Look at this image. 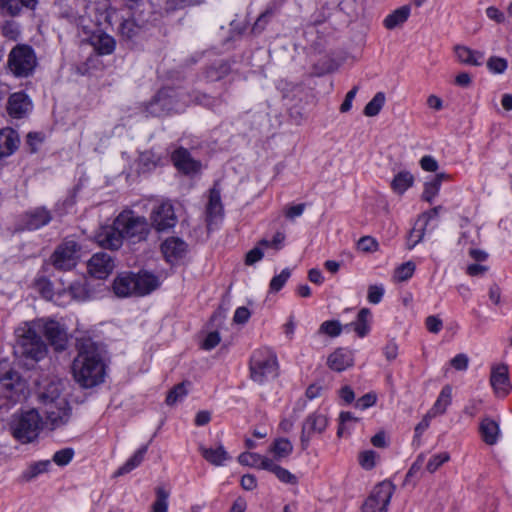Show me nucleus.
<instances>
[{
	"label": "nucleus",
	"instance_id": "obj_1",
	"mask_svg": "<svg viewBox=\"0 0 512 512\" xmlns=\"http://www.w3.org/2000/svg\"><path fill=\"white\" fill-rule=\"evenodd\" d=\"M78 354L72 364L75 381L84 388L96 386L103 381L104 365L95 344L90 340L77 344Z\"/></svg>",
	"mask_w": 512,
	"mask_h": 512
},
{
	"label": "nucleus",
	"instance_id": "obj_2",
	"mask_svg": "<svg viewBox=\"0 0 512 512\" xmlns=\"http://www.w3.org/2000/svg\"><path fill=\"white\" fill-rule=\"evenodd\" d=\"M62 391L60 381H51L38 393L46 422L52 430L65 426L71 419L72 408Z\"/></svg>",
	"mask_w": 512,
	"mask_h": 512
},
{
	"label": "nucleus",
	"instance_id": "obj_3",
	"mask_svg": "<svg viewBox=\"0 0 512 512\" xmlns=\"http://www.w3.org/2000/svg\"><path fill=\"white\" fill-rule=\"evenodd\" d=\"M15 336V355L35 362L41 361L46 357L48 352L47 345L29 323L25 322L20 325L15 330Z\"/></svg>",
	"mask_w": 512,
	"mask_h": 512
},
{
	"label": "nucleus",
	"instance_id": "obj_4",
	"mask_svg": "<svg viewBox=\"0 0 512 512\" xmlns=\"http://www.w3.org/2000/svg\"><path fill=\"white\" fill-rule=\"evenodd\" d=\"M42 417L36 409L14 414L9 423L13 437L26 444L33 442L42 429Z\"/></svg>",
	"mask_w": 512,
	"mask_h": 512
},
{
	"label": "nucleus",
	"instance_id": "obj_5",
	"mask_svg": "<svg viewBox=\"0 0 512 512\" xmlns=\"http://www.w3.org/2000/svg\"><path fill=\"white\" fill-rule=\"evenodd\" d=\"M115 224L122 231L124 239L132 244L147 240L152 228L146 217L137 215L132 210L122 211L115 218Z\"/></svg>",
	"mask_w": 512,
	"mask_h": 512
},
{
	"label": "nucleus",
	"instance_id": "obj_6",
	"mask_svg": "<svg viewBox=\"0 0 512 512\" xmlns=\"http://www.w3.org/2000/svg\"><path fill=\"white\" fill-rule=\"evenodd\" d=\"M278 363L276 355L269 349L256 350L251 356V378L258 384H263L277 376Z\"/></svg>",
	"mask_w": 512,
	"mask_h": 512
},
{
	"label": "nucleus",
	"instance_id": "obj_7",
	"mask_svg": "<svg viewBox=\"0 0 512 512\" xmlns=\"http://www.w3.org/2000/svg\"><path fill=\"white\" fill-rule=\"evenodd\" d=\"M37 64L34 50L26 44L16 45L8 55L9 70L17 77H28Z\"/></svg>",
	"mask_w": 512,
	"mask_h": 512
},
{
	"label": "nucleus",
	"instance_id": "obj_8",
	"mask_svg": "<svg viewBox=\"0 0 512 512\" xmlns=\"http://www.w3.org/2000/svg\"><path fill=\"white\" fill-rule=\"evenodd\" d=\"M80 246L73 239H65L51 255V263L58 270H70L77 264Z\"/></svg>",
	"mask_w": 512,
	"mask_h": 512
},
{
	"label": "nucleus",
	"instance_id": "obj_9",
	"mask_svg": "<svg viewBox=\"0 0 512 512\" xmlns=\"http://www.w3.org/2000/svg\"><path fill=\"white\" fill-rule=\"evenodd\" d=\"M393 494L390 483L383 482L377 485L362 507V512H387Z\"/></svg>",
	"mask_w": 512,
	"mask_h": 512
},
{
	"label": "nucleus",
	"instance_id": "obj_10",
	"mask_svg": "<svg viewBox=\"0 0 512 512\" xmlns=\"http://www.w3.org/2000/svg\"><path fill=\"white\" fill-rule=\"evenodd\" d=\"M150 221L152 227L158 232L172 229L177 223L173 205L168 201L156 205L150 213Z\"/></svg>",
	"mask_w": 512,
	"mask_h": 512
},
{
	"label": "nucleus",
	"instance_id": "obj_11",
	"mask_svg": "<svg viewBox=\"0 0 512 512\" xmlns=\"http://www.w3.org/2000/svg\"><path fill=\"white\" fill-rule=\"evenodd\" d=\"M328 426V418L325 414L315 411L308 415L302 424L300 442L302 449L309 445L313 434H322Z\"/></svg>",
	"mask_w": 512,
	"mask_h": 512
},
{
	"label": "nucleus",
	"instance_id": "obj_12",
	"mask_svg": "<svg viewBox=\"0 0 512 512\" xmlns=\"http://www.w3.org/2000/svg\"><path fill=\"white\" fill-rule=\"evenodd\" d=\"M490 385L493 388L494 394L499 398H504L510 393L512 384L506 364L499 363L491 366Z\"/></svg>",
	"mask_w": 512,
	"mask_h": 512
},
{
	"label": "nucleus",
	"instance_id": "obj_13",
	"mask_svg": "<svg viewBox=\"0 0 512 512\" xmlns=\"http://www.w3.org/2000/svg\"><path fill=\"white\" fill-rule=\"evenodd\" d=\"M174 91L164 88L160 90L155 98L147 105L146 111L152 116H162L171 111H179L180 107L174 105Z\"/></svg>",
	"mask_w": 512,
	"mask_h": 512
},
{
	"label": "nucleus",
	"instance_id": "obj_14",
	"mask_svg": "<svg viewBox=\"0 0 512 512\" xmlns=\"http://www.w3.org/2000/svg\"><path fill=\"white\" fill-rule=\"evenodd\" d=\"M24 384L18 372L9 370L0 374V390L7 400L17 401Z\"/></svg>",
	"mask_w": 512,
	"mask_h": 512
},
{
	"label": "nucleus",
	"instance_id": "obj_15",
	"mask_svg": "<svg viewBox=\"0 0 512 512\" xmlns=\"http://www.w3.org/2000/svg\"><path fill=\"white\" fill-rule=\"evenodd\" d=\"M88 272L98 278H107L114 269V261L112 257L105 253L100 252L94 254L87 263Z\"/></svg>",
	"mask_w": 512,
	"mask_h": 512
},
{
	"label": "nucleus",
	"instance_id": "obj_16",
	"mask_svg": "<svg viewBox=\"0 0 512 512\" xmlns=\"http://www.w3.org/2000/svg\"><path fill=\"white\" fill-rule=\"evenodd\" d=\"M96 242L106 249H118L122 246L124 236L122 231L117 228L115 220L111 226L102 227L95 236Z\"/></svg>",
	"mask_w": 512,
	"mask_h": 512
},
{
	"label": "nucleus",
	"instance_id": "obj_17",
	"mask_svg": "<svg viewBox=\"0 0 512 512\" xmlns=\"http://www.w3.org/2000/svg\"><path fill=\"white\" fill-rule=\"evenodd\" d=\"M223 219V205L220 190L214 186L210 189L208 203L206 205V222L209 230Z\"/></svg>",
	"mask_w": 512,
	"mask_h": 512
},
{
	"label": "nucleus",
	"instance_id": "obj_18",
	"mask_svg": "<svg viewBox=\"0 0 512 512\" xmlns=\"http://www.w3.org/2000/svg\"><path fill=\"white\" fill-rule=\"evenodd\" d=\"M161 251L169 263H175L184 257L187 244L178 237H169L161 244Z\"/></svg>",
	"mask_w": 512,
	"mask_h": 512
},
{
	"label": "nucleus",
	"instance_id": "obj_19",
	"mask_svg": "<svg viewBox=\"0 0 512 512\" xmlns=\"http://www.w3.org/2000/svg\"><path fill=\"white\" fill-rule=\"evenodd\" d=\"M44 334L55 350L61 351L66 348L67 333L58 322L47 321L44 325Z\"/></svg>",
	"mask_w": 512,
	"mask_h": 512
},
{
	"label": "nucleus",
	"instance_id": "obj_20",
	"mask_svg": "<svg viewBox=\"0 0 512 512\" xmlns=\"http://www.w3.org/2000/svg\"><path fill=\"white\" fill-rule=\"evenodd\" d=\"M171 159L174 166L185 174L196 173L201 168L200 162L194 160L185 148L175 150Z\"/></svg>",
	"mask_w": 512,
	"mask_h": 512
},
{
	"label": "nucleus",
	"instance_id": "obj_21",
	"mask_svg": "<svg viewBox=\"0 0 512 512\" xmlns=\"http://www.w3.org/2000/svg\"><path fill=\"white\" fill-rule=\"evenodd\" d=\"M134 281L135 296H145L160 285L158 277L147 271L134 273Z\"/></svg>",
	"mask_w": 512,
	"mask_h": 512
},
{
	"label": "nucleus",
	"instance_id": "obj_22",
	"mask_svg": "<svg viewBox=\"0 0 512 512\" xmlns=\"http://www.w3.org/2000/svg\"><path fill=\"white\" fill-rule=\"evenodd\" d=\"M354 364L353 353L346 348H338L327 358L328 367L336 372H342Z\"/></svg>",
	"mask_w": 512,
	"mask_h": 512
},
{
	"label": "nucleus",
	"instance_id": "obj_23",
	"mask_svg": "<svg viewBox=\"0 0 512 512\" xmlns=\"http://www.w3.org/2000/svg\"><path fill=\"white\" fill-rule=\"evenodd\" d=\"M134 285V273L123 272L115 278L113 291L118 297L135 296Z\"/></svg>",
	"mask_w": 512,
	"mask_h": 512
},
{
	"label": "nucleus",
	"instance_id": "obj_24",
	"mask_svg": "<svg viewBox=\"0 0 512 512\" xmlns=\"http://www.w3.org/2000/svg\"><path fill=\"white\" fill-rule=\"evenodd\" d=\"M7 109L11 116L21 118L31 109V102L25 93L17 92L10 96Z\"/></svg>",
	"mask_w": 512,
	"mask_h": 512
},
{
	"label": "nucleus",
	"instance_id": "obj_25",
	"mask_svg": "<svg viewBox=\"0 0 512 512\" xmlns=\"http://www.w3.org/2000/svg\"><path fill=\"white\" fill-rule=\"evenodd\" d=\"M480 434L487 445H495L500 435L499 424L491 418H484L480 423Z\"/></svg>",
	"mask_w": 512,
	"mask_h": 512
},
{
	"label": "nucleus",
	"instance_id": "obj_26",
	"mask_svg": "<svg viewBox=\"0 0 512 512\" xmlns=\"http://www.w3.org/2000/svg\"><path fill=\"white\" fill-rule=\"evenodd\" d=\"M452 401V388L449 385H446L442 388L441 392L438 395L437 400L431 407V409L427 412L429 417H436L438 415H442L446 412L448 406Z\"/></svg>",
	"mask_w": 512,
	"mask_h": 512
},
{
	"label": "nucleus",
	"instance_id": "obj_27",
	"mask_svg": "<svg viewBox=\"0 0 512 512\" xmlns=\"http://www.w3.org/2000/svg\"><path fill=\"white\" fill-rule=\"evenodd\" d=\"M199 451L202 457L214 466H221L229 459V455L222 445L215 448L200 446Z\"/></svg>",
	"mask_w": 512,
	"mask_h": 512
},
{
	"label": "nucleus",
	"instance_id": "obj_28",
	"mask_svg": "<svg viewBox=\"0 0 512 512\" xmlns=\"http://www.w3.org/2000/svg\"><path fill=\"white\" fill-rule=\"evenodd\" d=\"M19 139L12 129L0 131V157L11 155L18 147Z\"/></svg>",
	"mask_w": 512,
	"mask_h": 512
},
{
	"label": "nucleus",
	"instance_id": "obj_29",
	"mask_svg": "<svg viewBox=\"0 0 512 512\" xmlns=\"http://www.w3.org/2000/svg\"><path fill=\"white\" fill-rule=\"evenodd\" d=\"M455 54L461 63L472 66L482 65V60L484 58L483 52L472 50L467 46L461 45L455 47Z\"/></svg>",
	"mask_w": 512,
	"mask_h": 512
},
{
	"label": "nucleus",
	"instance_id": "obj_30",
	"mask_svg": "<svg viewBox=\"0 0 512 512\" xmlns=\"http://www.w3.org/2000/svg\"><path fill=\"white\" fill-rule=\"evenodd\" d=\"M52 220V216L45 208H37L27 214L26 227L29 230H36L47 225Z\"/></svg>",
	"mask_w": 512,
	"mask_h": 512
},
{
	"label": "nucleus",
	"instance_id": "obj_31",
	"mask_svg": "<svg viewBox=\"0 0 512 512\" xmlns=\"http://www.w3.org/2000/svg\"><path fill=\"white\" fill-rule=\"evenodd\" d=\"M410 15V7L407 5L401 6L386 16L383 21L384 26L392 30L403 23H405Z\"/></svg>",
	"mask_w": 512,
	"mask_h": 512
},
{
	"label": "nucleus",
	"instance_id": "obj_32",
	"mask_svg": "<svg viewBox=\"0 0 512 512\" xmlns=\"http://www.w3.org/2000/svg\"><path fill=\"white\" fill-rule=\"evenodd\" d=\"M147 449V446H143L138 449L132 457H130L121 467H119V469L115 472V476L125 475L137 468L144 460Z\"/></svg>",
	"mask_w": 512,
	"mask_h": 512
},
{
	"label": "nucleus",
	"instance_id": "obj_33",
	"mask_svg": "<svg viewBox=\"0 0 512 512\" xmlns=\"http://www.w3.org/2000/svg\"><path fill=\"white\" fill-rule=\"evenodd\" d=\"M265 470L272 472L279 479V481L285 484L295 485L298 482L297 477L287 469L279 466L274 459H271L270 463L266 462Z\"/></svg>",
	"mask_w": 512,
	"mask_h": 512
},
{
	"label": "nucleus",
	"instance_id": "obj_34",
	"mask_svg": "<svg viewBox=\"0 0 512 512\" xmlns=\"http://www.w3.org/2000/svg\"><path fill=\"white\" fill-rule=\"evenodd\" d=\"M413 183V175L409 171H401L394 176L391 182V188L395 193L403 194Z\"/></svg>",
	"mask_w": 512,
	"mask_h": 512
},
{
	"label": "nucleus",
	"instance_id": "obj_35",
	"mask_svg": "<svg viewBox=\"0 0 512 512\" xmlns=\"http://www.w3.org/2000/svg\"><path fill=\"white\" fill-rule=\"evenodd\" d=\"M238 460L242 465L265 470L266 462L270 463L271 458L257 453H242Z\"/></svg>",
	"mask_w": 512,
	"mask_h": 512
},
{
	"label": "nucleus",
	"instance_id": "obj_36",
	"mask_svg": "<svg viewBox=\"0 0 512 512\" xmlns=\"http://www.w3.org/2000/svg\"><path fill=\"white\" fill-rule=\"evenodd\" d=\"M270 451L274 454L276 460H280L292 453L293 445L288 439L279 438L273 442Z\"/></svg>",
	"mask_w": 512,
	"mask_h": 512
},
{
	"label": "nucleus",
	"instance_id": "obj_37",
	"mask_svg": "<svg viewBox=\"0 0 512 512\" xmlns=\"http://www.w3.org/2000/svg\"><path fill=\"white\" fill-rule=\"evenodd\" d=\"M94 46L99 54H111L115 49V40L107 34H100L94 37Z\"/></svg>",
	"mask_w": 512,
	"mask_h": 512
},
{
	"label": "nucleus",
	"instance_id": "obj_38",
	"mask_svg": "<svg viewBox=\"0 0 512 512\" xmlns=\"http://www.w3.org/2000/svg\"><path fill=\"white\" fill-rule=\"evenodd\" d=\"M155 494L156 499L151 505V512H168L169 491L159 486L155 489Z\"/></svg>",
	"mask_w": 512,
	"mask_h": 512
},
{
	"label": "nucleus",
	"instance_id": "obj_39",
	"mask_svg": "<svg viewBox=\"0 0 512 512\" xmlns=\"http://www.w3.org/2000/svg\"><path fill=\"white\" fill-rule=\"evenodd\" d=\"M386 97L383 92H377L374 97L366 104L364 108V115L374 117L379 114L384 106Z\"/></svg>",
	"mask_w": 512,
	"mask_h": 512
},
{
	"label": "nucleus",
	"instance_id": "obj_40",
	"mask_svg": "<svg viewBox=\"0 0 512 512\" xmlns=\"http://www.w3.org/2000/svg\"><path fill=\"white\" fill-rule=\"evenodd\" d=\"M415 271V264L412 261L401 264L395 269L394 279L398 282H403L412 277Z\"/></svg>",
	"mask_w": 512,
	"mask_h": 512
},
{
	"label": "nucleus",
	"instance_id": "obj_41",
	"mask_svg": "<svg viewBox=\"0 0 512 512\" xmlns=\"http://www.w3.org/2000/svg\"><path fill=\"white\" fill-rule=\"evenodd\" d=\"M342 332V325L339 321H324L319 327L320 334H326L331 337H337Z\"/></svg>",
	"mask_w": 512,
	"mask_h": 512
},
{
	"label": "nucleus",
	"instance_id": "obj_42",
	"mask_svg": "<svg viewBox=\"0 0 512 512\" xmlns=\"http://www.w3.org/2000/svg\"><path fill=\"white\" fill-rule=\"evenodd\" d=\"M357 249L364 253H373L378 251L379 243L372 236H363L357 241Z\"/></svg>",
	"mask_w": 512,
	"mask_h": 512
},
{
	"label": "nucleus",
	"instance_id": "obj_43",
	"mask_svg": "<svg viewBox=\"0 0 512 512\" xmlns=\"http://www.w3.org/2000/svg\"><path fill=\"white\" fill-rule=\"evenodd\" d=\"M68 293L73 299L78 301H83L88 297V291L84 282L82 281H75L71 283L68 288Z\"/></svg>",
	"mask_w": 512,
	"mask_h": 512
},
{
	"label": "nucleus",
	"instance_id": "obj_44",
	"mask_svg": "<svg viewBox=\"0 0 512 512\" xmlns=\"http://www.w3.org/2000/svg\"><path fill=\"white\" fill-rule=\"evenodd\" d=\"M450 459V455L447 452H442L436 455H433L426 465V470L429 473L436 472L444 463L448 462Z\"/></svg>",
	"mask_w": 512,
	"mask_h": 512
},
{
	"label": "nucleus",
	"instance_id": "obj_45",
	"mask_svg": "<svg viewBox=\"0 0 512 512\" xmlns=\"http://www.w3.org/2000/svg\"><path fill=\"white\" fill-rule=\"evenodd\" d=\"M187 395V389L185 388V383H180L176 385L167 395L166 403L168 405H174L178 401L183 400V398Z\"/></svg>",
	"mask_w": 512,
	"mask_h": 512
},
{
	"label": "nucleus",
	"instance_id": "obj_46",
	"mask_svg": "<svg viewBox=\"0 0 512 512\" xmlns=\"http://www.w3.org/2000/svg\"><path fill=\"white\" fill-rule=\"evenodd\" d=\"M440 187L441 185L439 184L438 180L431 179L430 181L425 182L422 198L425 201L431 203L438 194Z\"/></svg>",
	"mask_w": 512,
	"mask_h": 512
},
{
	"label": "nucleus",
	"instance_id": "obj_47",
	"mask_svg": "<svg viewBox=\"0 0 512 512\" xmlns=\"http://www.w3.org/2000/svg\"><path fill=\"white\" fill-rule=\"evenodd\" d=\"M2 35L12 41H16L20 36L19 25L14 21H6L1 27Z\"/></svg>",
	"mask_w": 512,
	"mask_h": 512
},
{
	"label": "nucleus",
	"instance_id": "obj_48",
	"mask_svg": "<svg viewBox=\"0 0 512 512\" xmlns=\"http://www.w3.org/2000/svg\"><path fill=\"white\" fill-rule=\"evenodd\" d=\"M0 10L9 16H17L21 12L19 0H0Z\"/></svg>",
	"mask_w": 512,
	"mask_h": 512
},
{
	"label": "nucleus",
	"instance_id": "obj_49",
	"mask_svg": "<svg viewBox=\"0 0 512 512\" xmlns=\"http://www.w3.org/2000/svg\"><path fill=\"white\" fill-rule=\"evenodd\" d=\"M508 67V63L506 59L492 56L487 61V68L495 74H502Z\"/></svg>",
	"mask_w": 512,
	"mask_h": 512
},
{
	"label": "nucleus",
	"instance_id": "obj_50",
	"mask_svg": "<svg viewBox=\"0 0 512 512\" xmlns=\"http://www.w3.org/2000/svg\"><path fill=\"white\" fill-rule=\"evenodd\" d=\"M291 275V272L288 268H285L281 271L280 274L274 276L270 282V290L272 292H278L284 284L287 282Z\"/></svg>",
	"mask_w": 512,
	"mask_h": 512
},
{
	"label": "nucleus",
	"instance_id": "obj_51",
	"mask_svg": "<svg viewBox=\"0 0 512 512\" xmlns=\"http://www.w3.org/2000/svg\"><path fill=\"white\" fill-rule=\"evenodd\" d=\"M74 450L72 448L61 449L53 455V461L59 466H65L72 460Z\"/></svg>",
	"mask_w": 512,
	"mask_h": 512
},
{
	"label": "nucleus",
	"instance_id": "obj_52",
	"mask_svg": "<svg viewBox=\"0 0 512 512\" xmlns=\"http://www.w3.org/2000/svg\"><path fill=\"white\" fill-rule=\"evenodd\" d=\"M383 285H370L368 287L367 300L371 304H378L381 302L384 295Z\"/></svg>",
	"mask_w": 512,
	"mask_h": 512
},
{
	"label": "nucleus",
	"instance_id": "obj_53",
	"mask_svg": "<svg viewBox=\"0 0 512 512\" xmlns=\"http://www.w3.org/2000/svg\"><path fill=\"white\" fill-rule=\"evenodd\" d=\"M426 228L427 227L424 226V224L422 223L420 228L414 227L411 230V232L409 234V239H408V248L409 249L414 248L419 242L422 241V239L425 235Z\"/></svg>",
	"mask_w": 512,
	"mask_h": 512
},
{
	"label": "nucleus",
	"instance_id": "obj_54",
	"mask_svg": "<svg viewBox=\"0 0 512 512\" xmlns=\"http://www.w3.org/2000/svg\"><path fill=\"white\" fill-rule=\"evenodd\" d=\"M376 457V452L367 450L360 454L359 462L364 469H372L375 466Z\"/></svg>",
	"mask_w": 512,
	"mask_h": 512
},
{
	"label": "nucleus",
	"instance_id": "obj_55",
	"mask_svg": "<svg viewBox=\"0 0 512 512\" xmlns=\"http://www.w3.org/2000/svg\"><path fill=\"white\" fill-rule=\"evenodd\" d=\"M450 365L457 371L468 369L469 357L464 353H459L450 360Z\"/></svg>",
	"mask_w": 512,
	"mask_h": 512
},
{
	"label": "nucleus",
	"instance_id": "obj_56",
	"mask_svg": "<svg viewBox=\"0 0 512 512\" xmlns=\"http://www.w3.org/2000/svg\"><path fill=\"white\" fill-rule=\"evenodd\" d=\"M425 325L429 332L437 334L441 331L443 322L438 316L430 315L426 318Z\"/></svg>",
	"mask_w": 512,
	"mask_h": 512
},
{
	"label": "nucleus",
	"instance_id": "obj_57",
	"mask_svg": "<svg viewBox=\"0 0 512 512\" xmlns=\"http://www.w3.org/2000/svg\"><path fill=\"white\" fill-rule=\"evenodd\" d=\"M485 12L486 16L497 24H503L506 21L505 14L495 6L487 7Z\"/></svg>",
	"mask_w": 512,
	"mask_h": 512
},
{
	"label": "nucleus",
	"instance_id": "obj_58",
	"mask_svg": "<svg viewBox=\"0 0 512 512\" xmlns=\"http://www.w3.org/2000/svg\"><path fill=\"white\" fill-rule=\"evenodd\" d=\"M220 342V335L217 331L210 332L202 343V348L211 350L215 348Z\"/></svg>",
	"mask_w": 512,
	"mask_h": 512
},
{
	"label": "nucleus",
	"instance_id": "obj_59",
	"mask_svg": "<svg viewBox=\"0 0 512 512\" xmlns=\"http://www.w3.org/2000/svg\"><path fill=\"white\" fill-rule=\"evenodd\" d=\"M376 395L373 393H367L360 397L357 401L355 406L359 409H366L371 406H373L376 403Z\"/></svg>",
	"mask_w": 512,
	"mask_h": 512
},
{
	"label": "nucleus",
	"instance_id": "obj_60",
	"mask_svg": "<svg viewBox=\"0 0 512 512\" xmlns=\"http://www.w3.org/2000/svg\"><path fill=\"white\" fill-rule=\"evenodd\" d=\"M264 256L263 251L259 247H254L250 251L247 252L245 257L246 265H253L256 262L260 261Z\"/></svg>",
	"mask_w": 512,
	"mask_h": 512
},
{
	"label": "nucleus",
	"instance_id": "obj_61",
	"mask_svg": "<svg viewBox=\"0 0 512 512\" xmlns=\"http://www.w3.org/2000/svg\"><path fill=\"white\" fill-rule=\"evenodd\" d=\"M50 466V461H40L38 463H35L33 465L30 466L29 468V477L30 478H33V477H36L38 476L39 474L41 473H44L48 470Z\"/></svg>",
	"mask_w": 512,
	"mask_h": 512
},
{
	"label": "nucleus",
	"instance_id": "obj_62",
	"mask_svg": "<svg viewBox=\"0 0 512 512\" xmlns=\"http://www.w3.org/2000/svg\"><path fill=\"white\" fill-rule=\"evenodd\" d=\"M420 166L428 172H435L438 169V163L435 158L430 155L423 156L420 160Z\"/></svg>",
	"mask_w": 512,
	"mask_h": 512
},
{
	"label": "nucleus",
	"instance_id": "obj_63",
	"mask_svg": "<svg viewBox=\"0 0 512 512\" xmlns=\"http://www.w3.org/2000/svg\"><path fill=\"white\" fill-rule=\"evenodd\" d=\"M424 461H425V455L423 453L419 454L417 456L416 460L411 465L410 469L408 470V472L406 474V479H408L409 477H413L418 472H420L422 469V466L424 464Z\"/></svg>",
	"mask_w": 512,
	"mask_h": 512
},
{
	"label": "nucleus",
	"instance_id": "obj_64",
	"mask_svg": "<svg viewBox=\"0 0 512 512\" xmlns=\"http://www.w3.org/2000/svg\"><path fill=\"white\" fill-rule=\"evenodd\" d=\"M357 91H358V87L355 86L346 94L345 99L340 106V111L342 113H346L351 109L352 101L355 98Z\"/></svg>",
	"mask_w": 512,
	"mask_h": 512
}]
</instances>
